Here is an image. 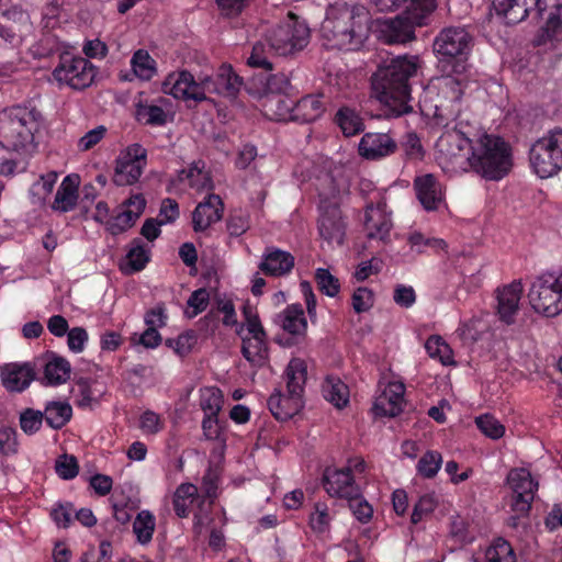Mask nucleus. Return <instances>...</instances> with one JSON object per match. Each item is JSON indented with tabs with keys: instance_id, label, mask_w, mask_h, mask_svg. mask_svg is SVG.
Instances as JSON below:
<instances>
[{
	"instance_id": "f257e3e1",
	"label": "nucleus",
	"mask_w": 562,
	"mask_h": 562,
	"mask_svg": "<svg viewBox=\"0 0 562 562\" xmlns=\"http://www.w3.org/2000/svg\"><path fill=\"white\" fill-rule=\"evenodd\" d=\"M422 64L418 56L403 55L379 67L371 79L372 94L384 105L386 117H398L413 112L411 79Z\"/></svg>"
},
{
	"instance_id": "f03ea898",
	"label": "nucleus",
	"mask_w": 562,
	"mask_h": 562,
	"mask_svg": "<svg viewBox=\"0 0 562 562\" xmlns=\"http://www.w3.org/2000/svg\"><path fill=\"white\" fill-rule=\"evenodd\" d=\"M369 21V12L362 5H330L319 31L323 46L347 52L359 49L368 38Z\"/></svg>"
},
{
	"instance_id": "7ed1b4c3",
	"label": "nucleus",
	"mask_w": 562,
	"mask_h": 562,
	"mask_svg": "<svg viewBox=\"0 0 562 562\" xmlns=\"http://www.w3.org/2000/svg\"><path fill=\"white\" fill-rule=\"evenodd\" d=\"M468 160L469 171L485 180L498 181L512 170V148L502 137L487 134L477 127V136L471 145Z\"/></svg>"
},
{
	"instance_id": "20e7f679",
	"label": "nucleus",
	"mask_w": 562,
	"mask_h": 562,
	"mask_svg": "<svg viewBox=\"0 0 562 562\" xmlns=\"http://www.w3.org/2000/svg\"><path fill=\"white\" fill-rule=\"evenodd\" d=\"M448 126V124L446 125ZM476 125L457 119L453 127H447L436 142V160L443 171L459 173L469 171L468 157L477 136Z\"/></svg>"
},
{
	"instance_id": "39448f33",
	"label": "nucleus",
	"mask_w": 562,
	"mask_h": 562,
	"mask_svg": "<svg viewBox=\"0 0 562 562\" xmlns=\"http://www.w3.org/2000/svg\"><path fill=\"white\" fill-rule=\"evenodd\" d=\"M306 376L307 368L304 360L292 359L284 372L286 394L276 390L268 400V407L277 419H290L301 411Z\"/></svg>"
},
{
	"instance_id": "423d86ee",
	"label": "nucleus",
	"mask_w": 562,
	"mask_h": 562,
	"mask_svg": "<svg viewBox=\"0 0 562 562\" xmlns=\"http://www.w3.org/2000/svg\"><path fill=\"white\" fill-rule=\"evenodd\" d=\"M528 299L532 308L548 317L562 313V272H546L531 283Z\"/></svg>"
},
{
	"instance_id": "0eeeda50",
	"label": "nucleus",
	"mask_w": 562,
	"mask_h": 562,
	"mask_svg": "<svg viewBox=\"0 0 562 562\" xmlns=\"http://www.w3.org/2000/svg\"><path fill=\"white\" fill-rule=\"evenodd\" d=\"M310 41L307 25L299 21L293 13L288 20L270 29L266 34V42L276 55L286 56L303 49Z\"/></svg>"
},
{
	"instance_id": "6e6552de",
	"label": "nucleus",
	"mask_w": 562,
	"mask_h": 562,
	"mask_svg": "<svg viewBox=\"0 0 562 562\" xmlns=\"http://www.w3.org/2000/svg\"><path fill=\"white\" fill-rule=\"evenodd\" d=\"M530 164L540 178H549L562 169L561 128L551 131L532 145Z\"/></svg>"
},
{
	"instance_id": "1a4fd4ad",
	"label": "nucleus",
	"mask_w": 562,
	"mask_h": 562,
	"mask_svg": "<svg viewBox=\"0 0 562 562\" xmlns=\"http://www.w3.org/2000/svg\"><path fill=\"white\" fill-rule=\"evenodd\" d=\"M31 113L15 108L0 117V144L9 149L19 151L33 140Z\"/></svg>"
},
{
	"instance_id": "9d476101",
	"label": "nucleus",
	"mask_w": 562,
	"mask_h": 562,
	"mask_svg": "<svg viewBox=\"0 0 562 562\" xmlns=\"http://www.w3.org/2000/svg\"><path fill=\"white\" fill-rule=\"evenodd\" d=\"M100 367L94 363H87L80 367L76 372V395L75 404L83 411H91L99 405L101 397L105 393L104 384L99 380Z\"/></svg>"
},
{
	"instance_id": "9b49d317",
	"label": "nucleus",
	"mask_w": 562,
	"mask_h": 562,
	"mask_svg": "<svg viewBox=\"0 0 562 562\" xmlns=\"http://www.w3.org/2000/svg\"><path fill=\"white\" fill-rule=\"evenodd\" d=\"M147 165V150L134 143L122 149L115 160L113 181L117 186L136 183Z\"/></svg>"
},
{
	"instance_id": "f8f14e48",
	"label": "nucleus",
	"mask_w": 562,
	"mask_h": 562,
	"mask_svg": "<svg viewBox=\"0 0 562 562\" xmlns=\"http://www.w3.org/2000/svg\"><path fill=\"white\" fill-rule=\"evenodd\" d=\"M473 37L461 26L441 30L434 41V52L438 60H451L453 57L469 56Z\"/></svg>"
},
{
	"instance_id": "ddd939ff",
	"label": "nucleus",
	"mask_w": 562,
	"mask_h": 562,
	"mask_svg": "<svg viewBox=\"0 0 562 562\" xmlns=\"http://www.w3.org/2000/svg\"><path fill=\"white\" fill-rule=\"evenodd\" d=\"M164 93L183 101L202 102L206 100L204 77L195 80L187 70L169 74L162 82Z\"/></svg>"
},
{
	"instance_id": "4468645a",
	"label": "nucleus",
	"mask_w": 562,
	"mask_h": 562,
	"mask_svg": "<svg viewBox=\"0 0 562 562\" xmlns=\"http://www.w3.org/2000/svg\"><path fill=\"white\" fill-rule=\"evenodd\" d=\"M507 483L513 492L512 509L517 515H526L535 498L538 483L533 481L527 469L518 468L509 471Z\"/></svg>"
},
{
	"instance_id": "2eb2a0df",
	"label": "nucleus",
	"mask_w": 562,
	"mask_h": 562,
	"mask_svg": "<svg viewBox=\"0 0 562 562\" xmlns=\"http://www.w3.org/2000/svg\"><path fill=\"white\" fill-rule=\"evenodd\" d=\"M436 88L438 89V102L435 105V115L446 120L460 119V101L465 86L449 76H441L436 80Z\"/></svg>"
},
{
	"instance_id": "dca6fc26",
	"label": "nucleus",
	"mask_w": 562,
	"mask_h": 562,
	"mask_svg": "<svg viewBox=\"0 0 562 562\" xmlns=\"http://www.w3.org/2000/svg\"><path fill=\"white\" fill-rule=\"evenodd\" d=\"M416 27L404 12L378 21L379 37L386 44H405L415 40Z\"/></svg>"
},
{
	"instance_id": "f3484780",
	"label": "nucleus",
	"mask_w": 562,
	"mask_h": 562,
	"mask_svg": "<svg viewBox=\"0 0 562 562\" xmlns=\"http://www.w3.org/2000/svg\"><path fill=\"white\" fill-rule=\"evenodd\" d=\"M2 385L9 392L21 393L36 376V363H7L0 368Z\"/></svg>"
},
{
	"instance_id": "a211bd4d",
	"label": "nucleus",
	"mask_w": 562,
	"mask_h": 562,
	"mask_svg": "<svg viewBox=\"0 0 562 562\" xmlns=\"http://www.w3.org/2000/svg\"><path fill=\"white\" fill-rule=\"evenodd\" d=\"M397 149L395 139L389 133H366L359 143V155L368 160H379L393 155Z\"/></svg>"
},
{
	"instance_id": "6ab92c4d",
	"label": "nucleus",
	"mask_w": 562,
	"mask_h": 562,
	"mask_svg": "<svg viewBox=\"0 0 562 562\" xmlns=\"http://www.w3.org/2000/svg\"><path fill=\"white\" fill-rule=\"evenodd\" d=\"M405 385L403 382H389L375 397L373 411L376 416L395 417L404 406Z\"/></svg>"
},
{
	"instance_id": "aec40b11",
	"label": "nucleus",
	"mask_w": 562,
	"mask_h": 562,
	"mask_svg": "<svg viewBox=\"0 0 562 562\" xmlns=\"http://www.w3.org/2000/svg\"><path fill=\"white\" fill-rule=\"evenodd\" d=\"M318 221L319 236L329 245H342L346 225L341 211L336 205L322 206Z\"/></svg>"
},
{
	"instance_id": "412c9836",
	"label": "nucleus",
	"mask_w": 562,
	"mask_h": 562,
	"mask_svg": "<svg viewBox=\"0 0 562 562\" xmlns=\"http://www.w3.org/2000/svg\"><path fill=\"white\" fill-rule=\"evenodd\" d=\"M324 487L330 496L349 501L358 496L360 487L351 475V468L340 470H327L324 475Z\"/></svg>"
},
{
	"instance_id": "4be33fe9",
	"label": "nucleus",
	"mask_w": 562,
	"mask_h": 562,
	"mask_svg": "<svg viewBox=\"0 0 562 562\" xmlns=\"http://www.w3.org/2000/svg\"><path fill=\"white\" fill-rule=\"evenodd\" d=\"M392 221L385 211V203L380 202L376 206L370 204L366 210L364 229L368 239H376L387 243L392 229Z\"/></svg>"
},
{
	"instance_id": "5701e85b",
	"label": "nucleus",
	"mask_w": 562,
	"mask_h": 562,
	"mask_svg": "<svg viewBox=\"0 0 562 562\" xmlns=\"http://www.w3.org/2000/svg\"><path fill=\"white\" fill-rule=\"evenodd\" d=\"M522 284L517 280L507 285L498 288L496 291L497 314L499 319L507 325H510L515 322V316L519 311V302L522 295Z\"/></svg>"
},
{
	"instance_id": "b1692460",
	"label": "nucleus",
	"mask_w": 562,
	"mask_h": 562,
	"mask_svg": "<svg viewBox=\"0 0 562 562\" xmlns=\"http://www.w3.org/2000/svg\"><path fill=\"white\" fill-rule=\"evenodd\" d=\"M36 370L43 369L42 383L45 385H59L66 382L70 374V364L55 352H46L42 358L36 359Z\"/></svg>"
},
{
	"instance_id": "393cba45",
	"label": "nucleus",
	"mask_w": 562,
	"mask_h": 562,
	"mask_svg": "<svg viewBox=\"0 0 562 562\" xmlns=\"http://www.w3.org/2000/svg\"><path fill=\"white\" fill-rule=\"evenodd\" d=\"M204 82L205 95L215 93L228 98H234L243 85L241 78L228 65L221 66L215 78L204 76Z\"/></svg>"
},
{
	"instance_id": "a878e982",
	"label": "nucleus",
	"mask_w": 562,
	"mask_h": 562,
	"mask_svg": "<svg viewBox=\"0 0 562 562\" xmlns=\"http://www.w3.org/2000/svg\"><path fill=\"white\" fill-rule=\"evenodd\" d=\"M295 259L289 251L269 246L262 254L259 269L269 277H283L294 268Z\"/></svg>"
},
{
	"instance_id": "bb28decb",
	"label": "nucleus",
	"mask_w": 562,
	"mask_h": 562,
	"mask_svg": "<svg viewBox=\"0 0 562 562\" xmlns=\"http://www.w3.org/2000/svg\"><path fill=\"white\" fill-rule=\"evenodd\" d=\"M414 189L419 202L427 211L437 210L443 201L442 187L431 173L416 177L414 180Z\"/></svg>"
},
{
	"instance_id": "cd10ccee",
	"label": "nucleus",
	"mask_w": 562,
	"mask_h": 562,
	"mask_svg": "<svg viewBox=\"0 0 562 562\" xmlns=\"http://www.w3.org/2000/svg\"><path fill=\"white\" fill-rule=\"evenodd\" d=\"M224 212V204L220 195L209 194L206 200L199 203L192 214L193 229L202 232L218 222Z\"/></svg>"
},
{
	"instance_id": "c85d7f7f",
	"label": "nucleus",
	"mask_w": 562,
	"mask_h": 562,
	"mask_svg": "<svg viewBox=\"0 0 562 562\" xmlns=\"http://www.w3.org/2000/svg\"><path fill=\"white\" fill-rule=\"evenodd\" d=\"M263 114L273 121H293L294 100L286 94H259Z\"/></svg>"
},
{
	"instance_id": "c756f323",
	"label": "nucleus",
	"mask_w": 562,
	"mask_h": 562,
	"mask_svg": "<svg viewBox=\"0 0 562 562\" xmlns=\"http://www.w3.org/2000/svg\"><path fill=\"white\" fill-rule=\"evenodd\" d=\"M277 324L296 340L305 337L307 331V321L300 304L288 305L277 315Z\"/></svg>"
},
{
	"instance_id": "7c9ffc66",
	"label": "nucleus",
	"mask_w": 562,
	"mask_h": 562,
	"mask_svg": "<svg viewBox=\"0 0 562 562\" xmlns=\"http://www.w3.org/2000/svg\"><path fill=\"white\" fill-rule=\"evenodd\" d=\"M178 181L188 182L190 188L199 192L213 189L211 176L202 161L192 162L187 169L179 171Z\"/></svg>"
},
{
	"instance_id": "2f4dec72",
	"label": "nucleus",
	"mask_w": 562,
	"mask_h": 562,
	"mask_svg": "<svg viewBox=\"0 0 562 562\" xmlns=\"http://www.w3.org/2000/svg\"><path fill=\"white\" fill-rule=\"evenodd\" d=\"M324 112L323 103L316 95H306L294 101L293 121L300 123H311L317 120Z\"/></svg>"
},
{
	"instance_id": "473e14b6",
	"label": "nucleus",
	"mask_w": 562,
	"mask_h": 562,
	"mask_svg": "<svg viewBox=\"0 0 562 562\" xmlns=\"http://www.w3.org/2000/svg\"><path fill=\"white\" fill-rule=\"evenodd\" d=\"M200 495L198 487L192 483L180 484L172 498L173 509L176 515L180 518H186L190 514V505L198 501L200 502Z\"/></svg>"
},
{
	"instance_id": "72a5a7b5",
	"label": "nucleus",
	"mask_w": 562,
	"mask_h": 562,
	"mask_svg": "<svg viewBox=\"0 0 562 562\" xmlns=\"http://www.w3.org/2000/svg\"><path fill=\"white\" fill-rule=\"evenodd\" d=\"M241 353L251 364L263 366L268 356L266 336L243 337Z\"/></svg>"
},
{
	"instance_id": "f704fd0d",
	"label": "nucleus",
	"mask_w": 562,
	"mask_h": 562,
	"mask_svg": "<svg viewBox=\"0 0 562 562\" xmlns=\"http://www.w3.org/2000/svg\"><path fill=\"white\" fill-rule=\"evenodd\" d=\"M97 76V68L83 57H72V89L90 87Z\"/></svg>"
},
{
	"instance_id": "c9c22d12",
	"label": "nucleus",
	"mask_w": 562,
	"mask_h": 562,
	"mask_svg": "<svg viewBox=\"0 0 562 562\" xmlns=\"http://www.w3.org/2000/svg\"><path fill=\"white\" fill-rule=\"evenodd\" d=\"M324 397L337 408L345 407L349 402L348 386L337 376H327L322 385Z\"/></svg>"
},
{
	"instance_id": "e433bc0d",
	"label": "nucleus",
	"mask_w": 562,
	"mask_h": 562,
	"mask_svg": "<svg viewBox=\"0 0 562 562\" xmlns=\"http://www.w3.org/2000/svg\"><path fill=\"white\" fill-rule=\"evenodd\" d=\"M442 76H449L467 87L471 79V66L468 56L453 57L451 60H439Z\"/></svg>"
},
{
	"instance_id": "4c0bfd02",
	"label": "nucleus",
	"mask_w": 562,
	"mask_h": 562,
	"mask_svg": "<svg viewBox=\"0 0 562 562\" xmlns=\"http://www.w3.org/2000/svg\"><path fill=\"white\" fill-rule=\"evenodd\" d=\"M156 528L155 516L149 510H142L133 522V531L142 544L150 542Z\"/></svg>"
},
{
	"instance_id": "58836bf2",
	"label": "nucleus",
	"mask_w": 562,
	"mask_h": 562,
	"mask_svg": "<svg viewBox=\"0 0 562 562\" xmlns=\"http://www.w3.org/2000/svg\"><path fill=\"white\" fill-rule=\"evenodd\" d=\"M261 89L254 91L251 87L247 90L249 93L258 98L259 94H285L290 87V80L284 74L270 75L265 79H260Z\"/></svg>"
},
{
	"instance_id": "ea45409f",
	"label": "nucleus",
	"mask_w": 562,
	"mask_h": 562,
	"mask_svg": "<svg viewBox=\"0 0 562 562\" xmlns=\"http://www.w3.org/2000/svg\"><path fill=\"white\" fill-rule=\"evenodd\" d=\"M43 415L49 427L59 429L70 419V405L58 402L48 403Z\"/></svg>"
},
{
	"instance_id": "a19ab883",
	"label": "nucleus",
	"mask_w": 562,
	"mask_h": 562,
	"mask_svg": "<svg viewBox=\"0 0 562 562\" xmlns=\"http://www.w3.org/2000/svg\"><path fill=\"white\" fill-rule=\"evenodd\" d=\"M436 9L435 0H411L409 5L404 13L416 26L426 24V19Z\"/></svg>"
},
{
	"instance_id": "79ce46f5",
	"label": "nucleus",
	"mask_w": 562,
	"mask_h": 562,
	"mask_svg": "<svg viewBox=\"0 0 562 562\" xmlns=\"http://www.w3.org/2000/svg\"><path fill=\"white\" fill-rule=\"evenodd\" d=\"M336 122L346 136H353L363 131L361 117L349 108H342L337 112Z\"/></svg>"
},
{
	"instance_id": "37998d69",
	"label": "nucleus",
	"mask_w": 562,
	"mask_h": 562,
	"mask_svg": "<svg viewBox=\"0 0 562 562\" xmlns=\"http://www.w3.org/2000/svg\"><path fill=\"white\" fill-rule=\"evenodd\" d=\"M223 405V393L215 386L201 390L200 406L205 415L217 416Z\"/></svg>"
},
{
	"instance_id": "c03bdc74",
	"label": "nucleus",
	"mask_w": 562,
	"mask_h": 562,
	"mask_svg": "<svg viewBox=\"0 0 562 562\" xmlns=\"http://www.w3.org/2000/svg\"><path fill=\"white\" fill-rule=\"evenodd\" d=\"M131 63L135 75L143 80H149L156 74V61L144 49L135 52Z\"/></svg>"
},
{
	"instance_id": "a18cd8bd",
	"label": "nucleus",
	"mask_w": 562,
	"mask_h": 562,
	"mask_svg": "<svg viewBox=\"0 0 562 562\" xmlns=\"http://www.w3.org/2000/svg\"><path fill=\"white\" fill-rule=\"evenodd\" d=\"M486 562H516V555L509 542L499 538L485 552Z\"/></svg>"
},
{
	"instance_id": "49530a36",
	"label": "nucleus",
	"mask_w": 562,
	"mask_h": 562,
	"mask_svg": "<svg viewBox=\"0 0 562 562\" xmlns=\"http://www.w3.org/2000/svg\"><path fill=\"white\" fill-rule=\"evenodd\" d=\"M425 348L431 358L438 359L442 364L447 366L453 362L452 351L441 337H429L425 344Z\"/></svg>"
},
{
	"instance_id": "de8ad7c7",
	"label": "nucleus",
	"mask_w": 562,
	"mask_h": 562,
	"mask_svg": "<svg viewBox=\"0 0 562 562\" xmlns=\"http://www.w3.org/2000/svg\"><path fill=\"white\" fill-rule=\"evenodd\" d=\"M315 281L319 291L327 296L335 297L340 291V282L338 278L331 274L328 269H316Z\"/></svg>"
},
{
	"instance_id": "09e8293b",
	"label": "nucleus",
	"mask_w": 562,
	"mask_h": 562,
	"mask_svg": "<svg viewBox=\"0 0 562 562\" xmlns=\"http://www.w3.org/2000/svg\"><path fill=\"white\" fill-rule=\"evenodd\" d=\"M274 54L273 50H270V46L267 42H257L251 50V54L248 58V65L251 67L262 68L266 70H272V63L270 61V55Z\"/></svg>"
},
{
	"instance_id": "8fccbe9b",
	"label": "nucleus",
	"mask_w": 562,
	"mask_h": 562,
	"mask_svg": "<svg viewBox=\"0 0 562 562\" xmlns=\"http://www.w3.org/2000/svg\"><path fill=\"white\" fill-rule=\"evenodd\" d=\"M442 463V457L437 451H427L418 461V473L426 479L434 477Z\"/></svg>"
},
{
	"instance_id": "3c124183",
	"label": "nucleus",
	"mask_w": 562,
	"mask_h": 562,
	"mask_svg": "<svg viewBox=\"0 0 562 562\" xmlns=\"http://www.w3.org/2000/svg\"><path fill=\"white\" fill-rule=\"evenodd\" d=\"M477 428L491 439H499L505 432L504 425L493 415L484 414L475 418Z\"/></svg>"
},
{
	"instance_id": "603ef678",
	"label": "nucleus",
	"mask_w": 562,
	"mask_h": 562,
	"mask_svg": "<svg viewBox=\"0 0 562 562\" xmlns=\"http://www.w3.org/2000/svg\"><path fill=\"white\" fill-rule=\"evenodd\" d=\"M50 82L56 83L59 89L70 87V56L67 50L60 54L59 64L52 72Z\"/></svg>"
},
{
	"instance_id": "864d4df0",
	"label": "nucleus",
	"mask_w": 562,
	"mask_h": 562,
	"mask_svg": "<svg viewBox=\"0 0 562 562\" xmlns=\"http://www.w3.org/2000/svg\"><path fill=\"white\" fill-rule=\"evenodd\" d=\"M226 226L231 236H241L250 227L248 212L243 210L234 211L228 216Z\"/></svg>"
},
{
	"instance_id": "5fc2aeb1",
	"label": "nucleus",
	"mask_w": 562,
	"mask_h": 562,
	"mask_svg": "<svg viewBox=\"0 0 562 562\" xmlns=\"http://www.w3.org/2000/svg\"><path fill=\"white\" fill-rule=\"evenodd\" d=\"M126 259L132 271H140L149 260V250L140 245L139 240H135L126 255Z\"/></svg>"
},
{
	"instance_id": "6e6d98bb",
	"label": "nucleus",
	"mask_w": 562,
	"mask_h": 562,
	"mask_svg": "<svg viewBox=\"0 0 562 562\" xmlns=\"http://www.w3.org/2000/svg\"><path fill=\"white\" fill-rule=\"evenodd\" d=\"M212 508H213V501L206 502V499L201 498L198 504V509L194 513V531L196 533H201L204 528L209 527L212 521Z\"/></svg>"
},
{
	"instance_id": "4d7b16f0",
	"label": "nucleus",
	"mask_w": 562,
	"mask_h": 562,
	"mask_svg": "<svg viewBox=\"0 0 562 562\" xmlns=\"http://www.w3.org/2000/svg\"><path fill=\"white\" fill-rule=\"evenodd\" d=\"M137 116L148 125H164L167 122L166 112L158 105H140Z\"/></svg>"
},
{
	"instance_id": "13d9d810",
	"label": "nucleus",
	"mask_w": 562,
	"mask_h": 562,
	"mask_svg": "<svg viewBox=\"0 0 562 562\" xmlns=\"http://www.w3.org/2000/svg\"><path fill=\"white\" fill-rule=\"evenodd\" d=\"M43 420L42 412L27 408L20 416V426L25 434L33 435L41 428Z\"/></svg>"
},
{
	"instance_id": "bf43d9fd",
	"label": "nucleus",
	"mask_w": 562,
	"mask_h": 562,
	"mask_svg": "<svg viewBox=\"0 0 562 562\" xmlns=\"http://www.w3.org/2000/svg\"><path fill=\"white\" fill-rule=\"evenodd\" d=\"M349 507L355 515V517L360 522H368L373 515L372 506L361 496V492L359 491L358 496L351 497L349 501Z\"/></svg>"
},
{
	"instance_id": "052dcab7",
	"label": "nucleus",
	"mask_w": 562,
	"mask_h": 562,
	"mask_svg": "<svg viewBox=\"0 0 562 562\" xmlns=\"http://www.w3.org/2000/svg\"><path fill=\"white\" fill-rule=\"evenodd\" d=\"M436 507L437 501L432 495L427 494L422 496L414 506L411 521L413 524H418L425 516L431 514Z\"/></svg>"
},
{
	"instance_id": "680f3d73",
	"label": "nucleus",
	"mask_w": 562,
	"mask_h": 562,
	"mask_svg": "<svg viewBox=\"0 0 562 562\" xmlns=\"http://www.w3.org/2000/svg\"><path fill=\"white\" fill-rule=\"evenodd\" d=\"M52 209L59 212H67L70 210V175L64 177L55 195Z\"/></svg>"
},
{
	"instance_id": "e2e57ef3",
	"label": "nucleus",
	"mask_w": 562,
	"mask_h": 562,
	"mask_svg": "<svg viewBox=\"0 0 562 562\" xmlns=\"http://www.w3.org/2000/svg\"><path fill=\"white\" fill-rule=\"evenodd\" d=\"M542 31L548 40H552L560 34L562 31V4H554V10L550 12Z\"/></svg>"
},
{
	"instance_id": "0e129e2a",
	"label": "nucleus",
	"mask_w": 562,
	"mask_h": 562,
	"mask_svg": "<svg viewBox=\"0 0 562 562\" xmlns=\"http://www.w3.org/2000/svg\"><path fill=\"white\" fill-rule=\"evenodd\" d=\"M373 303V292L368 288H358L352 294V308L358 314L369 311Z\"/></svg>"
},
{
	"instance_id": "69168bd1",
	"label": "nucleus",
	"mask_w": 562,
	"mask_h": 562,
	"mask_svg": "<svg viewBox=\"0 0 562 562\" xmlns=\"http://www.w3.org/2000/svg\"><path fill=\"white\" fill-rule=\"evenodd\" d=\"M18 432L12 427L0 428V452L4 456L18 452Z\"/></svg>"
},
{
	"instance_id": "338daca9",
	"label": "nucleus",
	"mask_w": 562,
	"mask_h": 562,
	"mask_svg": "<svg viewBox=\"0 0 562 562\" xmlns=\"http://www.w3.org/2000/svg\"><path fill=\"white\" fill-rule=\"evenodd\" d=\"M402 147L408 159L420 160L424 157V148L416 133H407Z\"/></svg>"
},
{
	"instance_id": "774afa93",
	"label": "nucleus",
	"mask_w": 562,
	"mask_h": 562,
	"mask_svg": "<svg viewBox=\"0 0 562 562\" xmlns=\"http://www.w3.org/2000/svg\"><path fill=\"white\" fill-rule=\"evenodd\" d=\"M166 307L162 303L157 304L148 310L144 316L145 324L148 328L157 329L166 326L167 324Z\"/></svg>"
}]
</instances>
